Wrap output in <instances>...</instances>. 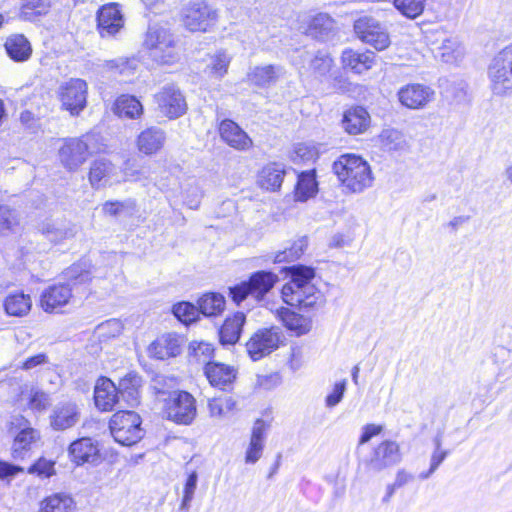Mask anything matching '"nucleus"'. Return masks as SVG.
I'll list each match as a JSON object with an SVG mask.
<instances>
[{"instance_id": "1", "label": "nucleus", "mask_w": 512, "mask_h": 512, "mask_svg": "<svg viewBox=\"0 0 512 512\" xmlns=\"http://www.w3.org/2000/svg\"><path fill=\"white\" fill-rule=\"evenodd\" d=\"M291 280L281 290L285 303L299 309H309L323 303V295L312 283L315 271L311 267L297 265L290 268Z\"/></svg>"}, {"instance_id": "2", "label": "nucleus", "mask_w": 512, "mask_h": 512, "mask_svg": "<svg viewBox=\"0 0 512 512\" xmlns=\"http://www.w3.org/2000/svg\"><path fill=\"white\" fill-rule=\"evenodd\" d=\"M333 171L341 184L353 193L371 187L374 180L368 162L354 154L341 155L333 163Z\"/></svg>"}, {"instance_id": "3", "label": "nucleus", "mask_w": 512, "mask_h": 512, "mask_svg": "<svg viewBox=\"0 0 512 512\" xmlns=\"http://www.w3.org/2000/svg\"><path fill=\"white\" fill-rule=\"evenodd\" d=\"M97 141L98 137L93 133L62 139L58 149L60 164L69 172L78 171L92 154L102 151L95 146Z\"/></svg>"}, {"instance_id": "4", "label": "nucleus", "mask_w": 512, "mask_h": 512, "mask_svg": "<svg viewBox=\"0 0 512 512\" xmlns=\"http://www.w3.org/2000/svg\"><path fill=\"white\" fill-rule=\"evenodd\" d=\"M143 46L157 63L171 65L180 60V51L174 35L161 26H150L145 34Z\"/></svg>"}, {"instance_id": "5", "label": "nucleus", "mask_w": 512, "mask_h": 512, "mask_svg": "<svg viewBox=\"0 0 512 512\" xmlns=\"http://www.w3.org/2000/svg\"><path fill=\"white\" fill-rule=\"evenodd\" d=\"M278 279V276L273 272L257 271L249 277L248 281L230 287L229 295L236 304H240L249 295L256 301H261L278 282Z\"/></svg>"}, {"instance_id": "6", "label": "nucleus", "mask_w": 512, "mask_h": 512, "mask_svg": "<svg viewBox=\"0 0 512 512\" xmlns=\"http://www.w3.org/2000/svg\"><path fill=\"white\" fill-rule=\"evenodd\" d=\"M141 423V418L136 412L120 410L111 417L109 428L116 442L131 446L143 437Z\"/></svg>"}, {"instance_id": "7", "label": "nucleus", "mask_w": 512, "mask_h": 512, "mask_svg": "<svg viewBox=\"0 0 512 512\" xmlns=\"http://www.w3.org/2000/svg\"><path fill=\"white\" fill-rule=\"evenodd\" d=\"M164 413L175 423L189 425L196 417V400L186 391H174L165 399Z\"/></svg>"}, {"instance_id": "8", "label": "nucleus", "mask_w": 512, "mask_h": 512, "mask_svg": "<svg viewBox=\"0 0 512 512\" xmlns=\"http://www.w3.org/2000/svg\"><path fill=\"white\" fill-rule=\"evenodd\" d=\"M285 336L278 327L264 328L258 330L247 342L248 354L254 360L271 354L284 342Z\"/></svg>"}, {"instance_id": "9", "label": "nucleus", "mask_w": 512, "mask_h": 512, "mask_svg": "<svg viewBox=\"0 0 512 512\" xmlns=\"http://www.w3.org/2000/svg\"><path fill=\"white\" fill-rule=\"evenodd\" d=\"M491 89L496 95L512 93V57L500 51L489 66Z\"/></svg>"}, {"instance_id": "10", "label": "nucleus", "mask_w": 512, "mask_h": 512, "mask_svg": "<svg viewBox=\"0 0 512 512\" xmlns=\"http://www.w3.org/2000/svg\"><path fill=\"white\" fill-rule=\"evenodd\" d=\"M87 83L79 78L64 82L59 88V98L62 107L72 116H77L87 104Z\"/></svg>"}, {"instance_id": "11", "label": "nucleus", "mask_w": 512, "mask_h": 512, "mask_svg": "<svg viewBox=\"0 0 512 512\" xmlns=\"http://www.w3.org/2000/svg\"><path fill=\"white\" fill-rule=\"evenodd\" d=\"M354 30L362 42L369 44L378 51H382L390 45L387 29L372 17L364 16L356 20Z\"/></svg>"}, {"instance_id": "12", "label": "nucleus", "mask_w": 512, "mask_h": 512, "mask_svg": "<svg viewBox=\"0 0 512 512\" xmlns=\"http://www.w3.org/2000/svg\"><path fill=\"white\" fill-rule=\"evenodd\" d=\"M217 18V11L204 2L193 3L182 13L183 25L191 32L208 31L216 24Z\"/></svg>"}, {"instance_id": "13", "label": "nucleus", "mask_w": 512, "mask_h": 512, "mask_svg": "<svg viewBox=\"0 0 512 512\" xmlns=\"http://www.w3.org/2000/svg\"><path fill=\"white\" fill-rule=\"evenodd\" d=\"M159 113L169 119H176L186 113L187 103L181 91L174 85H167L155 94Z\"/></svg>"}, {"instance_id": "14", "label": "nucleus", "mask_w": 512, "mask_h": 512, "mask_svg": "<svg viewBox=\"0 0 512 512\" xmlns=\"http://www.w3.org/2000/svg\"><path fill=\"white\" fill-rule=\"evenodd\" d=\"M401 460L399 444L393 440H385L378 444L369 460L367 468L370 471L378 472L397 464Z\"/></svg>"}, {"instance_id": "15", "label": "nucleus", "mask_w": 512, "mask_h": 512, "mask_svg": "<svg viewBox=\"0 0 512 512\" xmlns=\"http://www.w3.org/2000/svg\"><path fill=\"white\" fill-rule=\"evenodd\" d=\"M435 91L424 84L412 83L405 85L398 91L400 103L409 109H423L433 101Z\"/></svg>"}, {"instance_id": "16", "label": "nucleus", "mask_w": 512, "mask_h": 512, "mask_svg": "<svg viewBox=\"0 0 512 512\" xmlns=\"http://www.w3.org/2000/svg\"><path fill=\"white\" fill-rule=\"evenodd\" d=\"M117 167L105 158H99L91 163L89 182L93 188H100L106 184L120 182Z\"/></svg>"}, {"instance_id": "17", "label": "nucleus", "mask_w": 512, "mask_h": 512, "mask_svg": "<svg viewBox=\"0 0 512 512\" xmlns=\"http://www.w3.org/2000/svg\"><path fill=\"white\" fill-rule=\"evenodd\" d=\"M221 139L230 147L245 151L253 146L252 139L232 120L225 119L219 125Z\"/></svg>"}, {"instance_id": "18", "label": "nucleus", "mask_w": 512, "mask_h": 512, "mask_svg": "<svg viewBox=\"0 0 512 512\" xmlns=\"http://www.w3.org/2000/svg\"><path fill=\"white\" fill-rule=\"evenodd\" d=\"M98 31L102 37L115 35L124 25V19L117 4L104 5L98 12Z\"/></svg>"}, {"instance_id": "19", "label": "nucleus", "mask_w": 512, "mask_h": 512, "mask_svg": "<svg viewBox=\"0 0 512 512\" xmlns=\"http://www.w3.org/2000/svg\"><path fill=\"white\" fill-rule=\"evenodd\" d=\"M71 298L72 289L69 285H52L42 292L40 306L45 312L52 313L68 304Z\"/></svg>"}, {"instance_id": "20", "label": "nucleus", "mask_w": 512, "mask_h": 512, "mask_svg": "<svg viewBox=\"0 0 512 512\" xmlns=\"http://www.w3.org/2000/svg\"><path fill=\"white\" fill-rule=\"evenodd\" d=\"M204 373L211 386L221 390L228 389L237 375L234 367L219 362H207Z\"/></svg>"}, {"instance_id": "21", "label": "nucleus", "mask_w": 512, "mask_h": 512, "mask_svg": "<svg viewBox=\"0 0 512 512\" xmlns=\"http://www.w3.org/2000/svg\"><path fill=\"white\" fill-rule=\"evenodd\" d=\"M180 352L181 339L174 333L159 336L148 348L149 355L160 360L176 357Z\"/></svg>"}, {"instance_id": "22", "label": "nucleus", "mask_w": 512, "mask_h": 512, "mask_svg": "<svg viewBox=\"0 0 512 512\" xmlns=\"http://www.w3.org/2000/svg\"><path fill=\"white\" fill-rule=\"evenodd\" d=\"M95 405L103 410L110 411L119 404V389L108 378H100L94 389Z\"/></svg>"}, {"instance_id": "23", "label": "nucleus", "mask_w": 512, "mask_h": 512, "mask_svg": "<svg viewBox=\"0 0 512 512\" xmlns=\"http://www.w3.org/2000/svg\"><path fill=\"white\" fill-rule=\"evenodd\" d=\"M79 420L78 408L74 403L65 402L56 405L50 415V425L54 430H66Z\"/></svg>"}, {"instance_id": "24", "label": "nucleus", "mask_w": 512, "mask_h": 512, "mask_svg": "<svg viewBox=\"0 0 512 512\" xmlns=\"http://www.w3.org/2000/svg\"><path fill=\"white\" fill-rule=\"evenodd\" d=\"M73 496L66 492H55L45 496L39 503L38 512H77Z\"/></svg>"}, {"instance_id": "25", "label": "nucleus", "mask_w": 512, "mask_h": 512, "mask_svg": "<svg viewBox=\"0 0 512 512\" xmlns=\"http://www.w3.org/2000/svg\"><path fill=\"white\" fill-rule=\"evenodd\" d=\"M69 452L72 460L78 465L96 464L100 460L99 449L91 438L74 441L69 447Z\"/></svg>"}, {"instance_id": "26", "label": "nucleus", "mask_w": 512, "mask_h": 512, "mask_svg": "<svg viewBox=\"0 0 512 512\" xmlns=\"http://www.w3.org/2000/svg\"><path fill=\"white\" fill-rule=\"evenodd\" d=\"M165 141L166 135L162 129L149 127L138 135L136 145L139 152L153 155L163 148Z\"/></svg>"}, {"instance_id": "27", "label": "nucleus", "mask_w": 512, "mask_h": 512, "mask_svg": "<svg viewBox=\"0 0 512 512\" xmlns=\"http://www.w3.org/2000/svg\"><path fill=\"white\" fill-rule=\"evenodd\" d=\"M40 433L31 427L22 429L14 438L11 453L14 459H24L29 452L38 446Z\"/></svg>"}, {"instance_id": "28", "label": "nucleus", "mask_w": 512, "mask_h": 512, "mask_svg": "<svg viewBox=\"0 0 512 512\" xmlns=\"http://www.w3.org/2000/svg\"><path fill=\"white\" fill-rule=\"evenodd\" d=\"M342 124L347 133L357 135L369 127L370 115L363 107H353L345 112Z\"/></svg>"}, {"instance_id": "29", "label": "nucleus", "mask_w": 512, "mask_h": 512, "mask_svg": "<svg viewBox=\"0 0 512 512\" xmlns=\"http://www.w3.org/2000/svg\"><path fill=\"white\" fill-rule=\"evenodd\" d=\"M303 21L306 23V27H301L303 31L307 35L317 39H325L334 26L333 19L325 13H318L315 16H305Z\"/></svg>"}, {"instance_id": "30", "label": "nucleus", "mask_w": 512, "mask_h": 512, "mask_svg": "<svg viewBox=\"0 0 512 512\" xmlns=\"http://www.w3.org/2000/svg\"><path fill=\"white\" fill-rule=\"evenodd\" d=\"M342 63L357 74H362L373 67L375 64V54L373 52L359 53L348 49L342 53Z\"/></svg>"}, {"instance_id": "31", "label": "nucleus", "mask_w": 512, "mask_h": 512, "mask_svg": "<svg viewBox=\"0 0 512 512\" xmlns=\"http://www.w3.org/2000/svg\"><path fill=\"white\" fill-rule=\"evenodd\" d=\"M285 169L282 164L270 163L264 166L258 175V185L268 191L278 190L283 182Z\"/></svg>"}, {"instance_id": "32", "label": "nucleus", "mask_w": 512, "mask_h": 512, "mask_svg": "<svg viewBox=\"0 0 512 512\" xmlns=\"http://www.w3.org/2000/svg\"><path fill=\"white\" fill-rule=\"evenodd\" d=\"M140 377L136 374H128L119 381V403L126 402L127 407H135L139 403Z\"/></svg>"}, {"instance_id": "33", "label": "nucleus", "mask_w": 512, "mask_h": 512, "mask_svg": "<svg viewBox=\"0 0 512 512\" xmlns=\"http://www.w3.org/2000/svg\"><path fill=\"white\" fill-rule=\"evenodd\" d=\"M5 50L10 58L18 62L27 60L32 53L30 42L22 34L9 36L5 42Z\"/></svg>"}, {"instance_id": "34", "label": "nucleus", "mask_w": 512, "mask_h": 512, "mask_svg": "<svg viewBox=\"0 0 512 512\" xmlns=\"http://www.w3.org/2000/svg\"><path fill=\"white\" fill-rule=\"evenodd\" d=\"M31 308V297L23 292L11 293L4 300L5 312L10 316H26L30 312Z\"/></svg>"}, {"instance_id": "35", "label": "nucleus", "mask_w": 512, "mask_h": 512, "mask_svg": "<svg viewBox=\"0 0 512 512\" xmlns=\"http://www.w3.org/2000/svg\"><path fill=\"white\" fill-rule=\"evenodd\" d=\"M244 323L245 314L242 312H237L232 317L227 318L220 330V341L223 344H235L240 338Z\"/></svg>"}, {"instance_id": "36", "label": "nucleus", "mask_w": 512, "mask_h": 512, "mask_svg": "<svg viewBox=\"0 0 512 512\" xmlns=\"http://www.w3.org/2000/svg\"><path fill=\"white\" fill-rule=\"evenodd\" d=\"M231 60L232 56L226 50H217L208 55L205 71L211 77L221 79L227 74Z\"/></svg>"}, {"instance_id": "37", "label": "nucleus", "mask_w": 512, "mask_h": 512, "mask_svg": "<svg viewBox=\"0 0 512 512\" xmlns=\"http://www.w3.org/2000/svg\"><path fill=\"white\" fill-rule=\"evenodd\" d=\"M282 74L283 69L280 66H256L249 73V79L257 86L266 87L275 83Z\"/></svg>"}, {"instance_id": "38", "label": "nucleus", "mask_w": 512, "mask_h": 512, "mask_svg": "<svg viewBox=\"0 0 512 512\" xmlns=\"http://www.w3.org/2000/svg\"><path fill=\"white\" fill-rule=\"evenodd\" d=\"M464 56V48L456 37H449L442 41L436 49V57L443 62L453 64L460 61Z\"/></svg>"}, {"instance_id": "39", "label": "nucleus", "mask_w": 512, "mask_h": 512, "mask_svg": "<svg viewBox=\"0 0 512 512\" xmlns=\"http://www.w3.org/2000/svg\"><path fill=\"white\" fill-rule=\"evenodd\" d=\"M278 315L284 325L297 335L306 334L311 329V320L309 318L295 313L288 308L278 310Z\"/></svg>"}, {"instance_id": "40", "label": "nucleus", "mask_w": 512, "mask_h": 512, "mask_svg": "<svg viewBox=\"0 0 512 512\" xmlns=\"http://www.w3.org/2000/svg\"><path fill=\"white\" fill-rule=\"evenodd\" d=\"M381 148L388 152L405 151L408 149V142L400 131L394 128L384 129L378 136Z\"/></svg>"}, {"instance_id": "41", "label": "nucleus", "mask_w": 512, "mask_h": 512, "mask_svg": "<svg viewBox=\"0 0 512 512\" xmlns=\"http://www.w3.org/2000/svg\"><path fill=\"white\" fill-rule=\"evenodd\" d=\"M114 112L119 117L136 119L142 115L143 106L136 97L131 95H121L115 101Z\"/></svg>"}, {"instance_id": "42", "label": "nucleus", "mask_w": 512, "mask_h": 512, "mask_svg": "<svg viewBox=\"0 0 512 512\" xmlns=\"http://www.w3.org/2000/svg\"><path fill=\"white\" fill-rule=\"evenodd\" d=\"M318 189L316 175L314 170L305 171L299 174L298 182L295 188V199L297 201H306L313 197Z\"/></svg>"}, {"instance_id": "43", "label": "nucleus", "mask_w": 512, "mask_h": 512, "mask_svg": "<svg viewBox=\"0 0 512 512\" xmlns=\"http://www.w3.org/2000/svg\"><path fill=\"white\" fill-rule=\"evenodd\" d=\"M198 309L205 316H216L220 314L225 307V299L217 293H207L198 301Z\"/></svg>"}, {"instance_id": "44", "label": "nucleus", "mask_w": 512, "mask_h": 512, "mask_svg": "<svg viewBox=\"0 0 512 512\" xmlns=\"http://www.w3.org/2000/svg\"><path fill=\"white\" fill-rule=\"evenodd\" d=\"M235 408L236 401L232 397H218L208 401L209 414L214 418H224Z\"/></svg>"}, {"instance_id": "45", "label": "nucleus", "mask_w": 512, "mask_h": 512, "mask_svg": "<svg viewBox=\"0 0 512 512\" xmlns=\"http://www.w3.org/2000/svg\"><path fill=\"white\" fill-rule=\"evenodd\" d=\"M135 206V201L131 199L125 201H106L102 205V212L106 216L117 217L123 214H131Z\"/></svg>"}, {"instance_id": "46", "label": "nucleus", "mask_w": 512, "mask_h": 512, "mask_svg": "<svg viewBox=\"0 0 512 512\" xmlns=\"http://www.w3.org/2000/svg\"><path fill=\"white\" fill-rule=\"evenodd\" d=\"M42 232L55 243L74 236L73 229L64 224L46 223L42 227Z\"/></svg>"}, {"instance_id": "47", "label": "nucleus", "mask_w": 512, "mask_h": 512, "mask_svg": "<svg viewBox=\"0 0 512 512\" xmlns=\"http://www.w3.org/2000/svg\"><path fill=\"white\" fill-rule=\"evenodd\" d=\"M214 353L212 344L204 341H192L189 344L190 357L199 363H206Z\"/></svg>"}, {"instance_id": "48", "label": "nucleus", "mask_w": 512, "mask_h": 512, "mask_svg": "<svg viewBox=\"0 0 512 512\" xmlns=\"http://www.w3.org/2000/svg\"><path fill=\"white\" fill-rule=\"evenodd\" d=\"M333 64L332 58L323 52H318L311 60L310 70L316 78L325 77L331 70Z\"/></svg>"}, {"instance_id": "49", "label": "nucleus", "mask_w": 512, "mask_h": 512, "mask_svg": "<svg viewBox=\"0 0 512 512\" xmlns=\"http://www.w3.org/2000/svg\"><path fill=\"white\" fill-rule=\"evenodd\" d=\"M172 311L175 317L184 324L196 321L200 313L199 309L189 302H180L175 304Z\"/></svg>"}, {"instance_id": "50", "label": "nucleus", "mask_w": 512, "mask_h": 512, "mask_svg": "<svg viewBox=\"0 0 512 512\" xmlns=\"http://www.w3.org/2000/svg\"><path fill=\"white\" fill-rule=\"evenodd\" d=\"M426 0H394V6L408 18L419 16L425 6Z\"/></svg>"}, {"instance_id": "51", "label": "nucleus", "mask_w": 512, "mask_h": 512, "mask_svg": "<svg viewBox=\"0 0 512 512\" xmlns=\"http://www.w3.org/2000/svg\"><path fill=\"white\" fill-rule=\"evenodd\" d=\"M203 193L199 184L195 181L189 182L183 189L184 203L190 209H197L200 205Z\"/></svg>"}, {"instance_id": "52", "label": "nucleus", "mask_w": 512, "mask_h": 512, "mask_svg": "<svg viewBox=\"0 0 512 512\" xmlns=\"http://www.w3.org/2000/svg\"><path fill=\"white\" fill-rule=\"evenodd\" d=\"M318 150L312 144L299 143L294 147L292 159L294 162H310L318 158Z\"/></svg>"}, {"instance_id": "53", "label": "nucleus", "mask_w": 512, "mask_h": 512, "mask_svg": "<svg viewBox=\"0 0 512 512\" xmlns=\"http://www.w3.org/2000/svg\"><path fill=\"white\" fill-rule=\"evenodd\" d=\"M65 275L73 283H85L91 279V273L86 262L73 264L67 269Z\"/></svg>"}, {"instance_id": "54", "label": "nucleus", "mask_w": 512, "mask_h": 512, "mask_svg": "<svg viewBox=\"0 0 512 512\" xmlns=\"http://www.w3.org/2000/svg\"><path fill=\"white\" fill-rule=\"evenodd\" d=\"M124 329L119 319H109L96 327V332L101 338H113L119 336Z\"/></svg>"}, {"instance_id": "55", "label": "nucleus", "mask_w": 512, "mask_h": 512, "mask_svg": "<svg viewBox=\"0 0 512 512\" xmlns=\"http://www.w3.org/2000/svg\"><path fill=\"white\" fill-rule=\"evenodd\" d=\"M55 463L52 460L46 458H39L33 465L28 469V473L41 478H49L54 475Z\"/></svg>"}, {"instance_id": "56", "label": "nucleus", "mask_w": 512, "mask_h": 512, "mask_svg": "<svg viewBox=\"0 0 512 512\" xmlns=\"http://www.w3.org/2000/svg\"><path fill=\"white\" fill-rule=\"evenodd\" d=\"M304 247V241L300 240L295 242L290 248L277 253L274 258V262L281 263L295 261L303 254Z\"/></svg>"}, {"instance_id": "57", "label": "nucleus", "mask_w": 512, "mask_h": 512, "mask_svg": "<svg viewBox=\"0 0 512 512\" xmlns=\"http://www.w3.org/2000/svg\"><path fill=\"white\" fill-rule=\"evenodd\" d=\"M18 219L14 210L9 208L8 206L1 205L0 206V231L11 229L13 226L17 225Z\"/></svg>"}, {"instance_id": "58", "label": "nucleus", "mask_w": 512, "mask_h": 512, "mask_svg": "<svg viewBox=\"0 0 512 512\" xmlns=\"http://www.w3.org/2000/svg\"><path fill=\"white\" fill-rule=\"evenodd\" d=\"M346 384L347 382L344 379L334 385L332 392L328 394L325 399V404L327 407L332 408L340 403L346 390Z\"/></svg>"}, {"instance_id": "59", "label": "nucleus", "mask_w": 512, "mask_h": 512, "mask_svg": "<svg viewBox=\"0 0 512 512\" xmlns=\"http://www.w3.org/2000/svg\"><path fill=\"white\" fill-rule=\"evenodd\" d=\"M23 1V13L27 15L31 10L34 14L41 15L47 11L48 2L47 0H22Z\"/></svg>"}, {"instance_id": "60", "label": "nucleus", "mask_w": 512, "mask_h": 512, "mask_svg": "<svg viewBox=\"0 0 512 512\" xmlns=\"http://www.w3.org/2000/svg\"><path fill=\"white\" fill-rule=\"evenodd\" d=\"M264 443L250 440L249 446L246 450L245 461L246 463L257 462L263 452Z\"/></svg>"}, {"instance_id": "61", "label": "nucleus", "mask_w": 512, "mask_h": 512, "mask_svg": "<svg viewBox=\"0 0 512 512\" xmlns=\"http://www.w3.org/2000/svg\"><path fill=\"white\" fill-rule=\"evenodd\" d=\"M29 405L32 409L43 410L49 405V396L42 391H34L31 394Z\"/></svg>"}, {"instance_id": "62", "label": "nucleus", "mask_w": 512, "mask_h": 512, "mask_svg": "<svg viewBox=\"0 0 512 512\" xmlns=\"http://www.w3.org/2000/svg\"><path fill=\"white\" fill-rule=\"evenodd\" d=\"M435 444L436 450L432 455L430 469L428 473L422 475L425 478L429 477L430 473L433 472L440 465V463L445 459L447 455L446 451L440 449L441 441L439 438L435 440Z\"/></svg>"}, {"instance_id": "63", "label": "nucleus", "mask_w": 512, "mask_h": 512, "mask_svg": "<svg viewBox=\"0 0 512 512\" xmlns=\"http://www.w3.org/2000/svg\"><path fill=\"white\" fill-rule=\"evenodd\" d=\"M269 425L262 419L256 420L254 426L252 428L251 438L250 440L264 443L265 435L268 430Z\"/></svg>"}, {"instance_id": "64", "label": "nucleus", "mask_w": 512, "mask_h": 512, "mask_svg": "<svg viewBox=\"0 0 512 512\" xmlns=\"http://www.w3.org/2000/svg\"><path fill=\"white\" fill-rule=\"evenodd\" d=\"M383 430L381 425L367 424L362 428V433L359 439V445L365 444L371 440L372 437L379 435Z\"/></svg>"}]
</instances>
